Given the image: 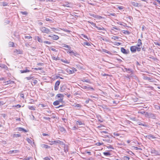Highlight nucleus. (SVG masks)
<instances>
[{"mask_svg":"<svg viewBox=\"0 0 160 160\" xmlns=\"http://www.w3.org/2000/svg\"><path fill=\"white\" fill-rule=\"evenodd\" d=\"M146 113V117L148 118H151L153 119H156V115L154 113L151 112H148Z\"/></svg>","mask_w":160,"mask_h":160,"instance_id":"nucleus-1","label":"nucleus"},{"mask_svg":"<svg viewBox=\"0 0 160 160\" xmlns=\"http://www.w3.org/2000/svg\"><path fill=\"white\" fill-rule=\"evenodd\" d=\"M40 30L43 33L49 34L50 32L49 29L44 27H42L40 28Z\"/></svg>","mask_w":160,"mask_h":160,"instance_id":"nucleus-2","label":"nucleus"},{"mask_svg":"<svg viewBox=\"0 0 160 160\" xmlns=\"http://www.w3.org/2000/svg\"><path fill=\"white\" fill-rule=\"evenodd\" d=\"M151 152L152 154H154L155 155H160V154L159 152L153 148L151 149Z\"/></svg>","mask_w":160,"mask_h":160,"instance_id":"nucleus-3","label":"nucleus"},{"mask_svg":"<svg viewBox=\"0 0 160 160\" xmlns=\"http://www.w3.org/2000/svg\"><path fill=\"white\" fill-rule=\"evenodd\" d=\"M81 88L84 89H86V90H88L90 89H92V90H94L93 88L91 87H90L89 86H82Z\"/></svg>","mask_w":160,"mask_h":160,"instance_id":"nucleus-4","label":"nucleus"},{"mask_svg":"<svg viewBox=\"0 0 160 160\" xmlns=\"http://www.w3.org/2000/svg\"><path fill=\"white\" fill-rule=\"evenodd\" d=\"M60 83L59 81H57L55 83L54 86V89L55 91H57L58 88V87Z\"/></svg>","mask_w":160,"mask_h":160,"instance_id":"nucleus-5","label":"nucleus"},{"mask_svg":"<svg viewBox=\"0 0 160 160\" xmlns=\"http://www.w3.org/2000/svg\"><path fill=\"white\" fill-rule=\"evenodd\" d=\"M49 37H50L51 38L54 40H57L58 39L59 37L58 36L53 35H49L48 36Z\"/></svg>","mask_w":160,"mask_h":160,"instance_id":"nucleus-6","label":"nucleus"},{"mask_svg":"<svg viewBox=\"0 0 160 160\" xmlns=\"http://www.w3.org/2000/svg\"><path fill=\"white\" fill-rule=\"evenodd\" d=\"M67 52L70 54H72L75 56H77V55H78V54L77 52H74L73 51H71L70 49H69L68 50Z\"/></svg>","mask_w":160,"mask_h":160,"instance_id":"nucleus-7","label":"nucleus"},{"mask_svg":"<svg viewBox=\"0 0 160 160\" xmlns=\"http://www.w3.org/2000/svg\"><path fill=\"white\" fill-rule=\"evenodd\" d=\"M121 51L122 53L125 54H128L129 52L128 50H126L123 48H121Z\"/></svg>","mask_w":160,"mask_h":160,"instance_id":"nucleus-8","label":"nucleus"},{"mask_svg":"<svg viewBox=\"0 0 160 160\" xmlns=\"http://www.w3.org/2000/svg\"><path fill=\"white\" fill-rule=\"evenodd\" d=\"M26 140L29 143H30L32 146L33 144H34V142L31 139L29 138H27Z\"/></svg>","mask_w":160,"mask_h":160,"instance_id":"nucleus-9","label":"nucleus"},{"mask_svg":"<svg viewBox=\"0 0 160 160\" xmlns=\"http://www.w3.org/2000/svg\"><path fill=\"white\" fill-rule=\"evenodd\" d=\"M17 129V130L19 131H22L24 132H28L27 130L21 127L18 128Z\"/></svg>","mask_w":160,"mask_h":160,"instance_id":"nucleus-10","label":"nucleus"},{"mask_svg":"<svg viewBox=\"0 0 160 160\" xmlns=\"http://www.w3.org/2000/svg\"><path fill=\"white\" fill-rule=\"evenodd\" d=\"M14 52L17 54H22V51L19 49H15L14 51Z\"/></svg>","mask_w":160,"mask_h":160,"instance_id":"nucleus-11","label":"nucleus"},{"mask_svg":"<svg viewBox=\"0 0 160 160\" xmlns=\"http://www.w3.org/2000/svg\"><path fill=\"white\" fill-rule=\"evenodd\" d=\"M59 130L63 133H66V130L63 127H60L59 128Z\"/></svg>","mask_w":160,"mask_h":160,"instance_id":"nucleus-12","label":"nucleus"},{"mask_svg":"<svg viewBox=\"0 0 160 160\" xmlns=\"http://www.w3.org/2000/svg\"><path fill=\"white\" fill-rule=\"evenodd\" d=\"M146 137L147 138L149 139H151V138L154 139L156 138L152 134H150L149 135H147L146 136Z\"/></svg>","mask_w":160,"mask_h":160,"instance_id":"nucleus-13","label":"nucleus"},{"mask_svg":"<svg viewBox=\"0 0 160 160\" xmlns=\"http://www.w3.org/2000/svg\"><path fill=\"white\" fill-rule=\"evenodd\" d=\"M30 71L28 70L27 68H25V70L20 71V72H21V73H26V72H30Z\"/></svg>","mask_w":160,"mask_h":160,"instance_id":"nucleus-14","label":"nucleus"},{"mask_svg":"<svg viewBox=\"0 0 160 160\" xmlns=\"http://www.w3.org/2000/svg\"><path fill=\"white\" fill-rule=\"evenodd\" d=\"M130 50L131 52H135L136 51V46H132L130 48Z\"/></svg>","mask_w":160,"mask_h":160,"instance_id":"nucleus-15","label":"nucleus"},{"mask_svg":"<svg viewBox=\"0 0 160 160\" xmlns=\"http://www.w3.org/2000/svg\"><path fill=\"white\" fill-rule=\"evenodd\" d=\"M138 124L140 125H141L144 126H147V125L145 122H138Z\"/></svg>","mask_w":160,"mask_h":160,"instance_id":"nucleus-16","label":"nucleus"},{"mask_svg":"<svg viewBox=\"0 0 160 160\" xmlns=\"http://www.w3.org/2000/svg\"><path fill=\"white\" fill-rule=\"evenodd\" d=\"M143 78L144 80H146L148 81H152V78H150L146 76H143Z\"/></svg>","mask_w":160,"mask_h":160,"instance_id":"nucleus-17","label":"nucleus"},{"mask_svg":"<svg viewBox=\"0 0 160 160\" xmlns=\"http://www.w3.org/2000/svg\"><path fill=\"white\" fill-rule=\"evenodd\" d=\"M142 44L141 39H138V44L137 46L138 47H140L142 45Z\"/></svg>","mask_w":160,"mask_h":160,"instance_id":"nucleus-18","label":"nucleus"},{"mask_svg":"<svg viewBox=\"0 0 160 160\" xmlns=\"http://www.w3.org/2000/svg\"><path fill=\"white\" fill-rule=\"evenodd\" d=\"M131 3L134 7H138V3L132 1Z\"/></svg>","mask_w":160,"mask_h":160,"instance_id":"nucleus-19","label":"nucleus"},{"mask_svg":"<svg viewBox=\"0 0 160 160\" xmlns=\"http://www.w3.org/2000/svg\"><path fill=\"white\" fill-rule=\"evenodd\" d=\"M41 147L42 148H46V149L50 148V147L48 145H45V144H42L41 145Z\"/></svg>","mask_w":160,"mask_h":160,"instance_id":"nucleus-20","label":"nucleus"},{"mask_svg":"<svg viewBox=\"0 0 160 160\" xmlns=\"http://www.w3.org/2000/svg\"><path fill=\"white\" fill-rule=\"evenodd\" d=\"M71 4L68 2H65V3L63 4L62 6L64 7H71Z\"/></svg>","mask_w":160,"mask_h":160,"instance_id":"nucleus-21","label":"nucleus"},{"mask_svg":"<svg viewBox=\"0 0 160 160\" xmlns=\"http://www.w3.org/2000/svg\"><path fill=\"white\" fill-rule=\"evenodd\" d=\"M120 38V37L116 36H113L111 38L112 39H113L114 40H117Z\"/></svg>","mask_w":160,"mask_h":160,"instance_id":"nucleus-22","label":"nucleus"},{"mask_svg":"<svg viewBox=\"0 0 160 160\" xmlns=\"http://www.w3.org/2000/svg\"><path fill=\"white\" fill-rule=\"evenodd\" d=\"M94 27L96 28H97L98 30H105V29L103 27H99L96 26L95 24V25Z\"/></svg>","mask_w":160,"mask_h":160,"instance_id":"nucleus-23","label":"nucleus"},{"mask_svg":"<svg viewBox=\"0 0 160 160\" xmlns=\"http://www.w3.org/2000/svg\"><path fill=\"white\" fill-rule=\"evenodd\" d=\"M82 44L84 47L86 45H87L88 46H91L90 43L88 42H83V43H82Z\"/></svg>","mask_w":160,"mask_h":160,"instance_id":"nucleus-24","label":"nucleus"},{"mask_svg":"<svg viewBox=\"0 0 160 160\" xmlns=\"http://www.w3.org/2000/svg\"><path fill=\"white\" fill-rule=\"evenodd\" d=\"M13 138H18L21 137V135L20 134H14L12 135Z\"/></svg>","mask_w":160,"mask_h":160,"instance_id":"nucleus-25","label":"nucleus"},{"mask_svg":"<svg viewBox=\"0 0 160 160\" xmlns=\"http://www.w3.org/2000/svg\"><path fill=\"white\" fill-rule=\"evenodd\" d=\"M131 73L129 75H127V77H128V78H131L133 77H134V76L133 74V72Z\"/></svg>","mask_w":160,"mask_h":160,"instance_id":"nucleus-26","label":"nucleus"},{"mask_svg":"<svg viewBox=\"0 0 160 160\" xmlns=\"http://www.w3.org/2000/svg\"><path fill=\"white\" fill-rule=\"evenodd\" d=\"M73 106L75 108H81V105L79 104H75Z\"/></svg>","mask_w":160,"mask_h":160,"instance_id":"nucleus-27","label":"nucleus"},{"mask_svg":"<svg viewBox=\"0 0 160 160\" xmlns=\"http://www.w3.org/2000/svg\"><path fill=\"white\" fill-rule=\"evenodd\" d=\"M36 38L37 40L39 42H42V39L40 38L39 37H37Z\"/></svg>","mask_w":160,"mask_h":160,"instance_id":"nucleus-28","label":"nucleus"},{"mask_svg":"<svg viewBox=\"0 0 160 160\" xmlns=\"http://www.w3.org/2000/svg\"><path fill=\"white\" fill-rule=\"evenodd\" d=\"M62 46L63 47H65V48H71V47L68 45H66V44H62Z\"/></svg>","mask_w":160,"mask_h":160,"instance_id":"nucleus-29","label":"nucleus"},{"mask_svg":"<svg viewBox=\"0 0 160 160\" xmlns=\"http://www.w3.org/2000/svg\"><path fill=\"white\" fill-rule=\"evenodd\" d=\"M123 33L125 34L129 35L130 34V32L128 31L123 30Z\"/></svg>","mask_w":160,"mask_h":160,"instance_id":"nucleus-30","label":"nucleus"},{"mask_svg":"<svg viewBox=\"0 0 160 160\" xmlns=\"http://www.w3.org/2000/svg\"><path fill=\"white\" fill-rule=\"evenodd\" d=\"M0 67L2 68H7L6 65L1 63H0Z\"/></svg>","mask_w":160,"mask_h":160,"instance_id":"nucleus-31","label":"nucleus"},{"mask_svg":"<svg viewBox=\"0 0 160 160\" xmlns=\"http://www.w3.org/2000/svg\"><path fill=\"white\" fill-rule=\"evenodd\" d=\"M33 78V77H32L31 75L29 77H26L25 78V79H26L28 80H29L32 79Z\"/></svg>","mask_w":160,"mask_h":160,"instance_id":"nucleus-32","label":"nucleus"},{"mask_svg":"<svg viewBox=\"0 0 160 160\" xmlns=\"http://www.w3.org/2000/svg\"><path fill=\"white\" fill-rule=\"evenodd\" d=\"M65 90V88H64V87L63 86H62V87H61L60 88V91L61 92H63L64 90Z\"/></svg>","mask_w":160,"mask_h":160,"instance_id":"nucleus-33","label":"nucleus"},{"mask_svg":"<svg viewBox=\"0 0 160 160\" xmlns=\"http://www.w3.org/2000/svg\"><path fill=\"white\" fill-rule=\"evenodd\" d=\"M59 104V101H56L55 102H54L53 103V104L54 106H56L57 105H58Z\"/></svg>","mask_w":160,"mask_h":160,"instance_id":"nucleus-34","label":"nucleus"},{"mask_svg":"<svg viewBox=\"0 0 160 160\" xmlns=\"http://www.w3.org/2000/svg\"><path fill=\"white\" fill-rule=\"evenodd\" d=\"M28 108L29 109L31 110H35V108L33 106H28Z\"/></svg>","mask_w":160,"mask_h":160,"instance_id":"nucleus-35","label":"nucleus"},{"mask_svg":"<svg viewBox=\"0 0 160 160\" xmlns=\"http://www.w3.org/2000/svg\"><path fill=\"white\" fill-rule=\"evenodd\" d=\"M103 153L104 155L106 156H108L111 155V154L109 152H104Z\"/></svg>","mask_w":160,"mask_h":160,"instance_id":"nucleus-36","label":"nucleus"},{"mask_svg":"<svg viewBox=\"0 0 160 160\" xmlns=\"http://www.w3.org/2000/svg\"><path fill=\"white\" fill-rule=\"evenodd\" d=\"M128 73L133 72V71H132L131 69L128 68L127 71H126Z\"/></svg>","mask_w":160,"mask_h":160,"instance_id":"nucleus-37","label":"nucleus"},{"mask_svg":"<svg viewBox=\"0 0 160 160\" xmlns=\"http://www.w3.org/2000/svg\"><path fill=\"white\" fill-rule=\"evenodd\" d=\"M56 96L58 98H63L64 97V95L61 94H58Z\"/></svg>","mask_w":160,"mask_h":160,"instance_id":"nucleus-38","label":"nucleus"},{"mask_svg":"<svg viewBox=\"0 0 160 160\" xmlns=\"http://www.w3.org/2000/svg\"><path fill=\"white\" fill-rule=\"evenodd\" d=\"M61 61L62 62L65 63H69V62L68 61L66 60H64L63 59H61Z\"/></svg>","mask_w":160,"mask_h":160,"instance_id":"nucleus-39","label":"nucleus"},{"mask_svg":"<svg viewBox=\"0 0 160 160\" xmlns=\"http://www.w3.org/2000/svg\"><path fill=\"white\" fill-rule=\"evenodd\" d=\"M146 113H148V112H146L144 111H141L138 112V113H141L142 114H144L145 116L146 117Z\"/></svg>","mask_w":160,"mask_h":160,"instance_id":"nucleus-40","label":"nucleus"},{"mask_svg":"<svg viewBox=\"0 0 160 160\" xmlns=\"http://www.w3.org/2000/svg\"><path fill=\"white\" fill-rule=\"evenodd\" d=\"M76 123L77 125H81L83 124L81 122L79 121H77Z\"/></svg>","mask_w":160,"mask_h":160,"instance_id":"nucleus-41","label":"nucleus"},{"mask_svg":"<svg viewBox=\"0 0 160 160\" xmlns=\"http://www.w3.org/2000/svg\"><path fill=\"white\" fill-rule=\"evenodd\" d=\"M49 144L51 145L55 144V141H49Z\"/></svg>","mask_w":160,"mask_h":160,"instance_id":"nucleus-42","label":"nucleus"},{"mask_svg":"<svg viewBox=\"0 0 160 160\" xmlns=\"http://www.w3.org/2000/svg\"><path fill=\"white\" fill-rule=\"evenodd\" d=\"M123 159L124 160H129L130 158L128 157L124 156L123 157Z\"/></svg>","mask_w":160,"mask_h":160,"instance_id":"nucleus-43","label":"nucleus"},{"mask_svg":"<svg viewBox=\"0 0 160 160\" xmlns=\"http://www.w3.org/2000/svg\"><path fill=\"white\" fill-rule=\"evenodd\" d=\"M9 45L10 47H14V43L12 42H9Z\"/></svg>","mask_w":160,"mask_h":160,"instance_id":"nucleus-44","label":"nucleus"},{"mask_svg":"<svg viewBox=\"0 0 160 160\" xmlns=\"http://www.w3.org/2000/svg\"><path fill=\"white\" fill-rule=\"evenodd\" d=\"M111 30H119V28H117L115 27H113L111 28Z\"/></svg>","mask_w":160,"mask_h":160,"instance_id":"nucleus-45","label":"nucleus"},{"mask_svg":"<svg viewBox=\"0 0 160 160\" xmlns=\"http://www.w3.org/2000/svg\"><path fill=\"white\" fill-rule=\"evenodd\" d=\"M25 38L28 39H32V37L30 36H25Z\"/></svg>","mask_w":160,"mask_h":160,"instance_id":"nucleus-46","label":"nucleus"},{"mask_svg":"<svg viewBox=\"0 0 160 160\" xmlns=\"http://www.w3.org/2000/svg\"><path fill=\"white\" fill-rule=\"evenodd\" d=\"M43 43H44L47 44H48L50 45L51 44V42L48 41H45L43 42Z\"/></svg>","mask_w":160,"mask_h":160,"instance_id":"nucleus-47","label":"nucleus"},{"mask_svg":"<svg viewBox=\"0 0 160 160\" xmlns=\"http://www.w3.org/2000/svg\"><path fill=\"white\" fill-rule=\"evenodd\" d=\"M67 71L70 74H72L74 72V70H68Z\"/></svg>","mask_w":160,"mask_h":160,"instance_id":"nucleus-48","label":"nucleus"},{"mask_svg":"<svg viewBox=\"0 0 160 160\" xmlns=\"http://www.w3.org/2000/svg\"><path fill=\"white\" fill-rule=\"evenodd\" d=\"M136 51L137 50L139 52L141 50V48L138 47H137L136 46Z\"/></svg>","mask_w":160,"mask_h":160,"instance_id":"nucleus-49","label":"nucleus"},{"mask_svg":"<svg viewBox=\"0 0 160 160\" xmlns=\"http://www.w3.org/2000/svg\"><path fill=\"white\" fill-rule=\"evenodd\" d=\"M134 148V149L136 150H142V149L140 148H138L137 147H133Z\"/></svg>","mask_w":160,"mask_h":160,"instance_id":"nucleus-50","label":"nucleus"},{"mask_svg":"<svg viewBox=\"0 0 160 160\" xmlns=\"http://www.w3.org/2000/svg\"><path fill=\"white\" fill-rule=\"evenodd\" d=\"M103 51L104 52L106 53H107L108 54H109L110 53V52L109 51H108V50H107L103 49Z\"/></svg>","mask_w":160,"mask_h":160,"instance_id":"nucleus-51","label":"nucleus"},{"mask_svg":"<svg viewBox=\"0 0 160 160\" xmlns=\"http://www.w3.org/2000/svg\"><path fill=\"white\" fill-rule=\"evenodd\" d=\"M83 82H88L90 83V80L88 79L85 80H84L82 81Z\"/></svg>","mask_w":160,"mask_h":160,"instance_id":"nucleus-52","label":"nucleus"},{"mask_svg":"<svg viewBox=\"0 0 160 160\" xmlns=\"http://www.w3.org/2000/svg\"><path fill=\"white\" fill-rule=\"evenodd\" d=\"M64 152H66L68 151V147L67 146H65L64 148Z\"/></svg>","mask_w":160,"mask_h":160,"instance_id":"nucleus-53","label":"nucleus"},{"mask_svg":"<svg viewBox=\"0 0 160 160\" xmlns=\"http://www.w3.org/2000/svg\"><path fill=\"white\" fill-rule=\"evenodd\" d=\"M50 50H52L54 51H55V52H57V51L56 50V49L53 48L51 47L49 49Z\"/></svg>","mask_w":160,"mask_h":160,"instance_id":"nucleus-54","label":"nucleus"},{"mask_svg":"<svg viewBox=\"0 0 160 160\" xmlns=\"http://www.w3.org/2000/svg\"><path fill=\"white\" fill-rule=\"evenodd\" d=\"M58 58V57L57 58H56L55 57H54V56H52V58L53 60H58L59 59Z\"/></svg>","mask_w":160,"mask_h":160,"instance_id":"nucleus-55","label":"nucleus"},{"mask_svg":"<svg viewBox=\"0 0 160 160\" xmlns=\"http://www.w3.org/2000/svg\"><path fill=\"white\" fill-rule=\"evenodd\" d=\"M128 153L132 156H133L134 155V153L131 151H129Z\"/></svg>","mask_w":160,"mask_h":160,"instance_id":"nucleus-56","label":"nucleus"},{"mask_svg":"<svg viewBox=\"0 0 160 160\" xmlns=\"http://www.w3.org/2000/svg\"><path fill=\"white\" fill-rule=\"evenodd\" d=\"M55 144H56L57 143L60 144L61 142V141L59 140L55 141Z\"/></svg>","mask_w":160,"mask_h":160,"instance_id":"nucleus-57","label":"nucleus"},{"mask_svg":"<svg viewBox=\"0 0 160 160\" xmlns=\"http://www.w3.org/2000/svg\"><path fill=\"white\" fill-rule=\"evenodd\" d=\"M39 106L42 108H44L46 107V106L45 105L42 104H40Z\"/></svg>","mask_w":160,"mask_h":160,"instance_id":"nucleus-58","label":"nucleus"},{"mask_svg":"<svg viewBox=\"0 0 160 160\" xmlns=\"http://www.w3.org/2000/svg\"><path fill=\"white\" fill-rule=\"evenodd\" d=\"M118 8L119 10H122L124 8V7L122 6H118Z\"/></svg>","mask_w":160,"mask_h":160,"instance_id":"nucleus-59","label":"nucleus"},{"mask_svg":"<svg viewBox=\"0 0 160 160\" xmlns=\"http://www.w3.org/2000/svg\"><path fill=\"white\" fill-rule=\"evenodd\" d=\"M21 13H22L23 15H26L28 14V13L26 12H21Z\"/></svg>","mask_w":160,"mask_h":160,"instance_id":"nucleus-60","label":"nucleus"},{"mask_svg":"<svg viewBox=\"0 0 160 160\" xmlns=\"http://www.w3.org/2000/svg\"><path fill=\"white\" fill-rule=\"evenodd\" d=\"M2 3L3 6H6L8 4V3L6 2H3Z\"/></svg>","mask_w":160,"mask_h":160,"instance_id":"nucleus-61","label":"nucleus"},{"mask_svg":"<svg viewBox=\"0 0 160 160\" xmlns=\"http://www.w3.org/2000/svg\"><path fill=\"white\" fill-rule=\"evenodd\" d=\"M44 160H50V158L48 157H46L43 158Z\"/></svg>","mask_w":160,"mask_h":160,"instance_id":"nucleus-62","label":"nucleus"},{"mask_svg":"<svg viewBox=\"0 0 160 160\" xmlns=\"http://www.w3.org/2000/svg\"><path fill=\"white\" fill-rule=\"evenodd\" d=\"M44 119L45 120H50V118L48 117H43Z\"/></svg>","mask_w":160,"mask_h":160,"instance_id":"nucleus-63","label":"nucleus"},{"mask_svg":"<svg viewBox=\"0 0 160 160\" xmlns=\"http://www.w3.org/2000/svg\"><path fill=\"white\" fill-rule=\"evenodd\" d=\"M154 44L156 45H158V46L160 47V43H159L158 42H154Z\"/></svg>","mask_w":160,"mask_h":160,"instance_id":"nucleus-64","label":"nucleus"}]
</instances>
